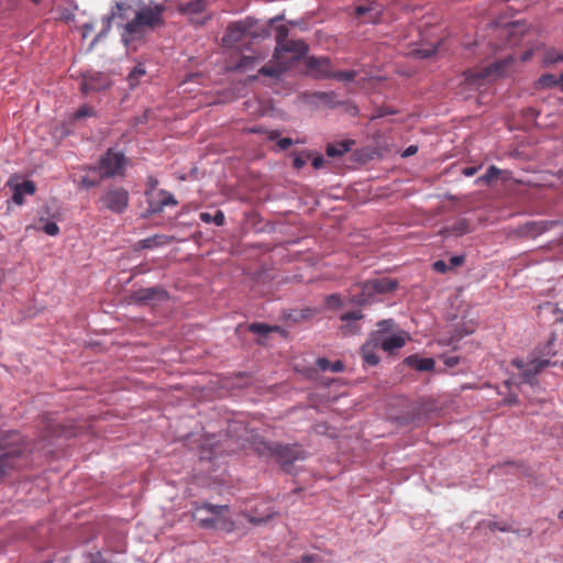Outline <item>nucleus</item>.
<instances>
[{
  "mask_svg": "<svg viewBox=\"0 0 563 563\" xmlns=\"http://www.w3.org/2000/svg\"><path fill=\"white\" fill-rule=\"evenodd\" d=\"M376 346L377 345H374L371 338L362 347L363 360L367 365L375 366L379 363V357L373 351Z\"/></svg>",
  "mask_w": 563,
  "mask_h": 563,
  "instance_id": "5701e85b",
  "label": "nucleus"
},
{
  "mask_svg": "<svg viewBox=\"0 0 563 563\" xmlns=\"http://www.w3.org/2000/svg\"><path fill=\"white\" fill-rule=\"evenodd\" d=\"M254 450L262 456L276 459L286 472H290L291 465L306 457L305 451L297 444L282 445L266 442L262 439L254 441Z\"/></svg>",
  "mask_w": 563,
  "mask_h": 563,
  "instance_id": "20e7f679",
  "label": "nucleus"
},
{
  "mask_svg": "<svg viewBox=\"0 0 563 563\" xmlns=\"http://www.w3.org/2000/svg\"><path fill=\"white\" fill-rule=\"evenodd\" d=\"M126 163L128 159L123 153L110 148L101 156L98 166L90 167V170L93 173L100 172V178L122 176Z\"/></svg>",
  "mask_w": 563,
  "mask_h": 563,
  "instance_id": "6e6552de",
  "label": "nucleus"
},
{
  "mask_svg": "<svg viewBox=\"0 0 563 563\" xmlns=\"http://www.w3.org/2000/svg\"><path fill=\"white\" fill-rule=\"evenodd\" d=\"M501 170L496 167L495 165H492L488 167L487 172L482 175L481 177H478L476 179V183L477 184H485V185H490L493 184L495 180H497V178L499 177Z\"/></svg>",
  "mask_w": 563,
  "mask_h": 563,
  "instance_id": "cd10ccee",
  "label": "nucleus"
},
{
  "mask_svg": "<svg viewBox=\"0 0 563 563\" xmlns=\"http://www.w3.org/2000/svg\"><path fill=\"white\" fill-rule=\"evenodd\" d=\"M93 29H95V26H93V24H92V23H86V24H84V25H82V30H84V32H82V36H84V37L88 36V34H89L90 32H92V31H93Z\"/></svg>",
  "mask_w": 563,
  "mask_h": 563,
  "instance_id": "5fc2aeb1",
  "label": "nucleus"
},
{
  "mask_svg": "<svg viewBox=\"0 0 563 563\" xmlns=\"http://www.w3.org/2000/svg\"><path fill=\"white\" fill-rule=\"evenodd\" d=\"M394 327V321L391 319L382 320L377 323V331L372 334V336L388 335L390 334V329Z\"/></svg>",
  "mask_w": 563,
  "mask_h": 563,
  "instance_id": "7c9ffc66",
  "label": "nucleus"
},
{
  "mask_svg": "<svg viewBox=\"0 0 563 563\" xmlns=\"http://www.w3.org/2000/svg\"><path fill=\"white\" fill-rule=\"evenodd\" d=\"M511 364L518 369H520L522 373L523 369L527 367L528 362L523 361L522 358H514L511 361Z\"/></svg>",
  "mask_w": 563,
  "mask_h": 563,
  "instance_id": "8fccbe9b",
  "label": "nucleus"
},
{
  "mask_svg": "<svg viewBox=\"0 0 563 563\" xmlns=\"http://www.w3.org/2000/svg\"><path fill=\"white\" fill-rule=\"evenodd\" d=\"M192 518L205 529H219L230 531L233 521L229 517V506L202 503L192 511Z\"/></svg>",
  "mask_w": 563,
  "mask_h": 563,
  "instance_id": "7ed1b4c3",
  "label": "nucleus"
},
{
  "mask_svg": "<svg viewBox=\"0 0 563 563\" xmlns=\"http://www.w3.org/2000/svg\"><path fill=\"white\" fill-rule=\"evenodd\" d=\"M257 63V57L254 56H241L235 68L239 70H247L254 68Z\"/></svg>",
  "mask_w": 563,
  "mask_h": 563,
  "instance_id": "c756f323",
  "label": "nucleus"
},
{
  "mask_svg": "<svg viewBox=\"0 0 563 563\" xmlns=\"http://www.w3.org/2000/svg\"><path fill=\"white\" fill-rule=\"evenodd\" d=\"M165 12L166 7L163 3L141 5L134 18L124 25L122 41L128 44L131 41L142 40L148 32L165 26Z\"/></svg>",
  "mask_w": 563,
  "mask_h": 563,
  "instance_id": "f257e3e1",
  "label": "nucleus"
},
{
  "mask_svg": "<svg viewBox=\"0 0 563 563\" xmlns=\"http://www.w3.org/2000/svg\"><path fill=\"white\" fill-rule=\"evenodd\" d=\"M157 185L158 180L155 177L150 176L147 178L145 195L147 197L148 212L151 213H159L165 207H175L178 203L173 194L164 189L157 190Z\"/></svg>",
  "mask_w": 563,
  "mask_h": 563,
  "instance_id": "0eeeda50",
  "label": "nucleus"
},
{
  "mask_svg": "<svg viewBox=\"0 0 563 563\" xmlns=\"http://www.w3.org/2000/svg\"><path fill=\"white\" fill-rule=\"evenodd\" d=\"M275 40H276V46L283 45L285 42H287V37L289 34V30L286 25H277L275 27Z\"/></svg>",
  "mask_w": 563,
  "mask_h": 563,
  "instance_id": "2f4dec72",
  "label": "nucleus"
},
{
  "mask_svg": "<svg viewBox=\"0 0 563 563\" xmlns=\"http://www.w3.org/2000/svg\"><path fill=\"white\" fill-rule=\"evenodd\" d=\"M344 369V364L341 361L331 362L330 372L340 373Z\"/></svg>",
  "mask_w": 563,
  "mask_h": 563,
  "instance_id": "09e8293b",
  "label": "nucleus"
},
{
  "mask_svg": "<svg viewBox=\"0 0 563 563\" xmlns=\"http://www.w3.org/2000/svg\"><path fill=\"white\" fill-rule=\"evenodd\" d=\"M342 306L340 296L332 294L325 298V307L331 310H335Z\"/></svg>",
  "mask_w": 563,
  "mask_h": 563,
  "instance_id": "f704fd0d",
  "label": "nucleus"
},
{
  "mask_svg": "<svg viewBox=\"0 0 563 563\" xmlns=\"http://www.w3.org/2000/svg\"><path fill=\"white\" fill-rule=\"evenodd\" d=\"M284 52L295 53L300 57L308 52V46L302 40L287 41L283 45L275 47L273 58L276 60L280 59L282 53Z\"/></svg>",
  "mask_w": 563,
  "mask_h": 563,
  "instance_id": "dca6fc26",
  "label": "nucleus"
},
{
  "mask_svg": "<svg viewBox=\"0 0 563 563\" xmlns=\"http://www.w3.org/2000/svg\"><path fill=\"white\" fill-rule=\"evenodd\" d=\"M249 331L261 336H267L271 332H283V329L279 325H268L266 323L255 322L249 325Z\"/></svg>",
  "mask_w": 563,
  "mask_h": 563,
  "instance_id": "4be33fe9",
  "label": "nucleus"
},
{
  "mask_svg": "<svg viewBox=\"0 0 563 563\" xmlns=\"http://www.w3.org/2000/svg\"><path fill=\"white\" fill-rule=\"evenodd\" d=\"M504 402L507 404V405L517 404L518 402V397H517V395H509L508 397L505 398Z\"/></svg>",
  "mask_w": 563,
  "mask_h": 563,
  "instance_id": "13d9d810",
  "label": "nucleus"
},
{
  "mask_svg": "<svg viewBox=\"0 0 563 563\" xmlns=\"http://www.w3.org/2000/svg\"><path fill=\"white\" fill-rule=\"evenodd\" d=\"M18 178L16 176L11 177L8 181V186H10L13 190L12 200L15 205L21 206L24 202L23 195H33L36 190L35 184L32 180H25L21 184L16 183L14 184V179Z\"/></svg>",
  "mask_w": 563,
  "mask_h": 563,
  "instance_id": "2eb2a0df",
  "label": "nucleus"
},
{
  "mask_svg": "<svg viewBox=\"0 0 563 563\" xmlns=\"http://www.w3.org/2000/svg\"><path fill=\"white\" fill-rule=\"evenodd\" d=\"M369 13L367 22L376 23L379 20V11L375 10L372 5H358L355 8V15L361 18L365 14Z\"/></svg>",
  "mask_w": 563,
  "mask_h": 563,
  "instance_id": "bb28decb",
  "label": "nucleus"
},
{
  "mask_svg": "<svg viewBox=\"0 0 563 563\" xmlns=\"http://www.w3.org/2000/svg\"><path fill=\"white\" fill-rule=\"evenodd\" d=\"M363 318V314L360 310H354L347 313H344L341 317V320L345 322V331L347 333H356L358 331V328L356 325L351 324L352 321H356Z\"/></svg>",
  "mask_w": 563,
  "mask_h": 563,
  "instance_id": "393cba45",
  "label": "nucleus"
},
{
  "mask_svg": "<svg viewBox=\"0 0 563 563\" xmlns=\"http://www.w3.org/2000/svg\"><path fill=\"white\" fill-rule=\"evenodd\" d=\"M102 206L115 213H122L129 205V192L121 187L110 188L100 197Z\"/></svg>",
  "mask_w": 563,
  "mask_h": 563,
  "instance_id": "1a4fd4ad",
  "label": "nucleus"
},
{
  "mask_svg": "<svg viewBox=\"0 0 563 563\" xmlns=\"http://www.w3.org/2000/svg\"><path fill=\"white\" fill-rule=\"evenodd\" d=\"M27 445L16 431H10L0 439V479L22 465Z\"/></svg>",
  "mask_w": 563,
  "mask_h": 563,
  "instance_id": "f03ea898",
  "label": "nucleus"
},
{
  "mask_svg": "<svg viewBox=\"0 0 563 563\" xmlns=\"http://www.w3.org/2000/svg\"><path fill=\"white\" fill-rule=\"evenodd\" d=\"M355 76H356V73L353 70H350V71L341 70V71H331L330 77L335 78L341 81H352L355 78Z\"/></svg>",
  "mask_w": 563,
  "mask_h": 563,
  "instance_id": "72a5a7b5",
  "label": "nucleus"
},
{
  "mask_svg": "<svg viewBox=\"0 0 563 563\" xmlns=\"http://www.w3.org/2000/svg\"><path fill=\"white\" fill-rule=\"evenodd\" d=\"M490 529H498V530L504 531V532H505V531H509V530H510L508 527H506V526H499L497 522H493V523L490 525Z\"/></svg>",
  "mask_w": 563,
  "mask_h": 563,
  "instance_id": "bf43d9fd",
  "label": "nucleus"
},
{
  "mask_svg": "<svg viewBox=\"0 0 563 563\" xmlns=\"http://www.w3.org/2000/svg\"><path fill=\"white\" fill-rule=\"evenodd\" d=\"M90 89H93V87L86 80L84 84H82V90L85 91H88Z\"/></svg>",
  "mask_w": 563,
  "mask_h": 563,
  "instance_id": "680f3d73",
  "label": "nucleus"
},
{
  "mask_svg": "<svg viewBox=\"0 0 563 563\" xmlns=\"http://www.w3.org/2000/svg\"><path fill=\"white\" fill-rule=\"evenodd\" d=\"M408 365L412 366L417 371L424 372L434 368L435 362L431 357L420 358L416 355L408 356L405 361Z\"/></svg>",
  "mask_w": 563,
  "mask_h": 563,
  "instance_id": "aec40b11",
  "label": "nucleus"
},
{
  "mask_svg": "<svg viewBox=\"0 0 563 563\" xmlns=\"http://www.w3.org/2000/svg\"><path fill=\"white\" fill-rule=\"evenodd\" d=\"M354 142L350 140L336 142V143H329L325 148V153L330 157H339L344 155L346 152L351 150V146Z\"/></svg>",
  "mask_w": 563,
  "mask_h": 563,
  "instance_id": "6ab92c4d",
  "label": "nucleus"
},
{
  "mask_svg": "<svg viewBox=\"0 0 563 563\" xmlns=\"http://www.w3.org/2000/svg\"><path fill=\"white\" fill-rule=\"evenodd\" d=\"M317 366L320 371L328 372L330 371L331 362L328 358L319 357L317 358Z\"/></svg>",
  "mask_w": 563,
  "mask_h": 563,
  "instance_id": "c03bdc74",
  "label": "nucleus"
},
{
  "mask_svg": "<svg viewBox=\"0 0 563 563\" xmlns=\"http://www.w3.org/2000/svg\"><path fill=\"white\" fill-rule=\"evenodd\" d=\"M398 286L396 279L382 277L367 280L363 284L364 295L372 296L374 294H386L395 290Z\"/></svg>",
  "mask_w": 563,
  "mask_h": 563,
  "instance_id": "9b49d317",
  "label": "nucleus"
},
{
  "mask_svg": "<svg viewBox=\"0 0 563 563\" xmlns=\"http://www.w3.org/2000/svg\"><path fill=\"white\" fill-rule=\"evenodd\" d=\"M545 225L541 222H528L518 229L520 236L533 239L544 232Z\"/></svg>",
  "mask_w": 563,
  "mask_h": 563,
  "instance_id": "412c9836",
  "label": "nucleus"
},
{
  "mask_svg": "<svg viewBox=\"0 0 563 563\" xmlns=\"http://www.w3.org/2000/svg\"><path fill=\"white\" fill-rule=\"evenodd\" d=\"M91 170L89 169V173H87L86 175L81 176L80 179L78 180V186L82 189H89V188H92V187H96L99 185L100 180L102 178L97 177V176H91L90 175ZM92 174H95L92 172Z\"/></svg>",
  "mask_w": 563,
  "mask_h": 563,
  "instance_id": "c85d7f7f",
  "label": "nucleus"
},
{
  "mask_svg": "<svg viewBox=\"0 0 563 563\" xmlns=\"http://www.w3.org/2000/svg\"><path fill=\"white\" fill-rule=\"evenodd\" d=\"M307 159L302 157L301 155H297L294 158L292 165L296 169H300L306 165Z\"/></svg>",
  "mask_w": 563,
  "mask_h": 563,
  "instance_id": "de8ad7c7",
  "label": "nucleus"
},
{
  "mask_svg": "<svg viewBox=\"0 0 563 563\" xmlns=\"http://www.w3.org/2000/svg\"><path fill=\"white\" fill-rule=\"evenodd\" d=\"M295 563H321L319 554H305Z\"/></svg>",
  "mask_w": 563,
  "mask_h": 563,
  "instance_id": "a19ab883",
  "label": "nucleus"
},
{
  "mask_svg": "<svg viewBox=\"0 0 563 563\" xmlns=\"http://www.w3.org/2000/svg\"><path fill=\"white\" fill-rule=\"evenodd\" d=\"M310 316H311V313H310V309H308V310H306V311H303V312L301 313V318H308V317H310Z\"/></svg>",
  "mask_w": 563,
  "mask_h": 563,
  "instance_id": "69168bd1",
  "label": "nucleus"
},
{
  "mask_svg": "<svg viewBox=\"0 0 563 563\" xmlns=\"http://www.w3.org/2000/svg\"><path fill=\"white\" fill-rule=\"evenodd\" d=\"M477 170H478V167H465V168L463 169V175H465V176H468V177H470V176L475 175Z\"/></svg>",
  "mask_w": 563,
  "mask_h": 563,
  "instance_id": "4d7b16f0",
  "label": "nucleus"
},
{
  "mask_svg": "<svg viewBox=\"0 0 563 563\" xmlns=\"http://www.w3.org/2000/svg\"><path fill=\"white\" fill-rule=\"evenodd\" d=\"M432 268L440 274L449 273L448 262L445 260H438L432 264Z\"/></svg>",
  "mask_w": 563,
  "mask_h": 563,
  "instance_id": "58836bf2",
  "label": "nucleus"
},
{
  "mask_svg": "<svg viewBox=\"0 0 563 563\" xmlns=\"http://www.w3.org/2000/svg\"><path fill=\"white\" fill-rule=\"evenodd\" d=\"M514 57L508 56L482 68L471 69L465 73V81L470 86H482L500 78L508 67L512 65Z\"/></svg>",
  "mask_w": 563,
  "mask_h": 563,
  "instance_id": "423d86ee",
  "label": "nucleus"
},
{
  "mask_svg": "<svg viewBox=\"0 0 563 563\" xmlns=\"http://www.w3.org/2000/svg\"><path fill=\"white\" fill-rule=\"evenodd\" d=\"M450 234L462 235L467 231V223L465 220H459L451 229H448Z\"/></svg>",
  "mask_w": 563,
  "mask_h": 563,
  "instance_id": "c9c22d12",
  "label": "nucleus"
},
{
  "mask_svg": "<svg viewBox=\"0 0 563 563\" xmlns=\"http://www.w3.org/2000/svg\"><path fill=\"white\" fill-rule=\"evenodd\" d=\"M559 80V86L561 87V89L563 90V73L560 75V77L558 78Z\"/></svg>",
  "mask_w": 563,
  "mask_h": 563,
  "instance_id": "0e129e2a",
  "label": "nucleus"
},
{
  "mask_svg": "<svg viewBox=\"0 0 563 563\" xmlns=\"http://www.w3.org/2000/svg\"><path fill=\"white\" fill-rule=\"evenodd\" d=\"M268 29L260 27L256 20L246 18L230 23L222 37V42L225 46L234 47L245 38L265 37L268 36Z\"/></svg>",
  "mask_w": 563,
  "mask_h": 563,
  "instance_id": "39448f33",
  "label": "nucleus"
},
{
  "mask_svg": "<svg viewBox=\"0 0 563 563\" xmlns=\"http://www.w3.org/2000/svg\"><path fill=\"white\" fill-rule=\"evenodd\" d=\"M407 334L404 331L390 333L388 335L372 336L374 345L380 346L384 351L393 353L402 347L406 343Z\"/></svg>",
  "mask_w": 563,
  "mask_h": 563,
  "instance_id": "9d476101",
  "label": "nucleus"
},
{
  "mask_svg": "<svg viewBox=\"0 0 563 563\" xmlns=\"http://www.w3.org/2000/svg\"><path fill=\"white\" fill-rule=\"evenodd\" d=\"M550 365L549 360H531L521 373V383L530 386L537 385V375Z\"/></svg>",
  "mask_w": 563,
  "mask_h": 563,
  "instance_id": "4468645a",
  "label": "nucleus"
},
{
  "mask_svg": "<svg viewBox=\"0 0 563 563\" xmlns=\"http://www.w3.org/2000/svg\"><path fill=\"white\" fill-rule=\"evenodd\" d=\"M437 46H432L428 48H418L415 53L420 58H429L437 53Z\"/></svg>",
  "mask_w": 563,
  "mask_h": 563,
  "instance_id": "ea45409f",
  "label": "nucleus"
},
{
  "mask_svg": "<svg viewBox=\"0 0 563 563\" xmlns=\"http://www.w3.org/2000/svg\"><path fill=\"white\" fill-rule=\"evenodd\" d=\"M167 291L163 287L141 288L133 292V299L137 302L156 303L166 300Z\"/></svg>",
  "mask_w": 563,
  "mask_h": 563,
  "instance_id": "f8f14e48",
  "label": "nucleus"
},
{
  "mask_svg": "<svg viewBox=\"0 0 563 563\" xmlns=\"http://www.w3.org/2000/svg\"><path fill=\"white\" fill-rule=\"evenodd\" d=\"M417 151H418V147H417V146H415V145H410V146H408V147L405 150V152H404L402 156H405V157L411 156V155L416 154V153H417Z\"/></svg>",
  "mask_w": 563,
  "mask_h": 563,
  "instance_id": "864d4df0",
  "label": "nucleus"
},
{
  "mask_svg": "<svg viewBox=\"0 0 563 563\" xmlns=\"http://www.w3.org/2000/svg\"><path fill=\"white\" fill-rule=\"evenodd\" d=\"M212 222L217 225H222L224 223V214L221 210H217L212 214Z\"/></svg>",
  "mask_w": 563,
  "mask_h": 563,
  "instance_id": "a18cd8bd",
  "label": "nucleus"
},
{
  "mask_svg": "<svg viewBox=\"0 0 563 563\" xmlns=\"http://www.w3.org/2000/svg\"><path fill=\"white\" fill-rule=\"evenodd\" d=\"M146 75L145 66L139 63L134 68L130 71L128 76V82L131 89H134L139 86L140 80Z\"/></svg>",
  "mask_w": 563,
  "mask_h": 563,
  "instance_id": "b1692460",
  "label": "nucleus"
},
{
  "mask_svg": "<svg viewBox=\"0 0 563 563\" xmlns=\"http://www.w3.org/2000/svg\"><path fill=\"white\" fill-rule=\"evenodd\" d=\"M539 85L542 87V88H551V87H556L559 86V80L558 78L552 75V74H544L540 77L539 79Z\"/></svg>",
  "mask_w": 563,
  "mask_h": 563,
  "instance_id": "473e14b6",
  "label": "nucleus"
},
{
  "mask_svg": "<svg viewBox=\"0 0 563 563\" xmlns=\"http://www.w3.org/2000/svg\"><path fill=\"white\" fill-rule=\"evenodd\" d=\"M199 218L205 223H211L212 222V213H210V212H200Z\"/></svg>",
  "mask_w": 563,
  "mask_h": 563,
  "instance_id": "603ef678",
  "label": "nucleus"
},
{
  "mask_svg": "<svg viewBox=\"0 0 563 563\" xmlns=\"http://www.w3.org/2000/svg\"><path fill=\"white\" fill-rule=\"evenodd\" d=\"M324 165V158L322 156H317L312 159V166L316 169L321 168Z\"/></svg>",
  "mask_w": 563,
  "mask_h": 563,
  "instance_id": "3c124183",
  "label": "nucleus"
},
{
  "mask_svg": "<svg viewBox=\"0 0 563 563\" xmlns=\"http://www.w3.org/2000/svg\"><path fill=\"white\" fill-rule=\"evenodd\" d=\"M166 243H168V241L164 236H157L154 241L153 246H162L163 244H166ZM141 246L147 247V246H152V245L150 244L148 240H144L141 242Z\"/></svg>",
  "mask_w": 563,
  "mask_h": 563,
  "instance_id": "37998d69",
  "label": "nucleus"
},
{
  "mask_svg": "<svg viewBox=\"0 0 563 563\" xmlns=\"http://www.w3.org/2000/svg\"><path fill=\"white\" fill-rule=\"evenodd\" d=\"M465 256L464 255H454L451 256L446 262L449 266V271L452 272L456 267L462 266L464 264Z\"/></svg>",
  "mask_w": 563,
  "mask_h": 563,
  "instance_id": "e433bc0d",
  "label": "nucleus"
},
{
  "mask_svg": "<svg viewBox=\"0 0 563 563\" xmlns=\"http://www.w3.org/2000/svg\"><path fill=\"white\" fill-rule=\"evenodd\" d=\"M208 0H190L186 3H178L177 10L184 15H194L207 9Z\"/></svg>",
  "mask_w": 563,
  "mask_h": 563,
  "instance_id": "a211bd4d",
  "label": "nucleus"
},
{
  "mask_svg": "<svg viewBox=\"0 0 563 563\" xmlns=\"http://www.w3.org/2000/svg\"><path fill=\"white\" fill-rule=\"evenodd\" d=\"M43 231L48 235H56L59 231L58 225L55 222H47L43 225Z\"/></svg>",
  "mask_w": 563,
  "mask_h": 563,
  "instance_id": "79ce46f5",
  "label": "nucleus"
},
{
  "mask_svg": "<svg viewBox=\"0 0 563 563\" xmlns=\"http://www.w3.org/2000/svg\"><path fill=\"white\" fill-rule=\"evenodd\" d=\"M129 7L125 4V3H122V2H117L115 3V10L117 11H112L111 14L109 15H106L102 18V24H103V29L99 32V34L95 37L93 43H96L97 41H99L101 37L106 36L107 33L110 31L111 29V22L113 19H115L117 16H120L122 18L121 15V11L128 9Z\"/></svg>",
  "mask_w": 563,
  "mask_h": 563,
  "instance_id": "f3484780",
  "label": "nucleus"
},
{
  "mask_svg": "<svg viewBox=\"0 0 563 563\" xmlns=\"http://www.w3.org/2000/svg\"><path fill=\"white\" fill-rule=\"evenodd\" d=\"M531 55H532V51H527V52H525V53L521 55V60H522V62H527L528 59H530Z\"/></svg>",
  "mask_w": 563,
  "mask_h": 563,
  "instance_id": "052dcab7",
  "label": "nucleus"
},
{
  "mask_svg": "<svg viewBox=\"0 0 563 563\" xmlns=\"http://www.w3.org/2000/svg\"><path fill=\"white\" fill-rule=\"evenodd\" d=\"M292 140L290 137H283L280 140H278L277 142V145L280 150H287L288 147H290L292 145Z\"/></svg>",
  "mask_w": 563,
  "mask_h": 563,
  "instance_id": "49530a36",
  "label": "nucleus"
},
{
  "mask_svg": "<svg viewBox=\"0 0 563 563\" xmlns=\"http://www.w3.org/2000/svg\"><path fill=\"white\" fill-rule=\"evenodd\" d=\"M277 135H278V132H277V131H272V132L269 133V136H268V137H269V140H275V139L277 137Z\"/></svg>",
  "mask_w": 563,
  "mask_h": 563,
  "instance_id": "e2e57ef3",
  "label": "nucleus"
},
{
  "mask_svg": "<svg viewBox=\"0 0 563 563\" xmlns=\"http://www.w3.org/2000/svg\"><path fill=\"white\" fill-rule=\"evenodd\" d=\"M93 114H95L93 109L87 104H84L77 110L75 118L81 119V118L92 117Z\"/></svg>",
  "mask_w": 563,
  "mask_h": 563,
  "instance_id": "4c0bfd02",
  "label": "nucleus"
},
{
  "mask_svg": "<svg viewBox=\"0 0 563 563\" xmlns=\"http://www.w3.org/2000/svg\"><path fill=\"white\" fill-rule=\"evenodd\" d=\"M287 69V66L282 63H276L274 65H265L260 68L258 73L263 76L277 78L279 77L285 70Z\"/></svg>",
  "mask_w": 563,
  "mask_h": 563,
  "instance_id": "a878e982",
  "label": "nucleus"
},
{
  "mask_svg": "<svg viewBox=\"0 0 563 563\" xmlns=\"http://www.w3.org/2000/svg\"><path fill=\"white\" fill-rule=\"evenodd\" d=\"M279 20H282V16H275V18L271 19L269 23L273 24V23H275L276 21H279Z\"/></svg>",
  "mask_w": 563,
  "mask_h": 563,
  "instance_id": "774afa93",
  "label": "nucleus"
},
{
  "mask_svg": "<svg viewBox=\"0 0 563 563\" xmlns=\"http://www.w3.org/2000/svg\"><path fill=\"white\" fill-rule=\"evenodd\" d=\"M307 70L316 78H330L331 62L327 57L309 56L306 59Z\"/></svg>",
  "mask_w": 563,
  "mask_h": 563,
  "instance_id": "ddd939ff",
  "label": "nucleus"
},
{
  "mask_svg": "<svg viewBox=\"0 0 563 563\" xmlns=\"http://www.w3.org/2000/svg\"><path fill=\"white\" fill-rule=\"evenodd\" d=\"M459 363V357L456 356H450L445 358V365L449 367H453Z\"/></svg>",
  "mask_w": 563,
  "mask_h": 563,
  "instance_id": "6e6d98bb",
  "label": "nucleus"
},
{
  "mask_svg": "<svg viewBox=\"0 0 563 563\" xmlns=\"http://www.w3.org/2000/svg\"><path fill=\"white\" fill-rule=\"evenodd\" d=\"M530 534H531V530H530V529H523V530H522V536L528 537V536H530Z\"/></svg>",
  "mask_w": 563,
  "mask_h": 563,
  "instance_id": "338daca9",
  "label": "nucleus"
}]
</instances>
